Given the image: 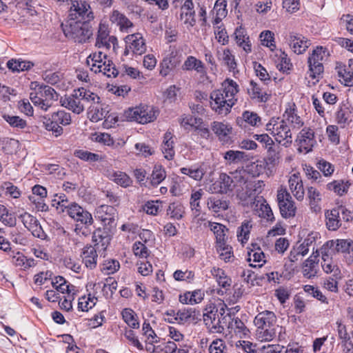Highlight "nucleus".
Masks as SVG:
<instances>
[{
    "label": "nucleus",
    "mask_w": 353,
    "mask_h": 353,
    "mask_svg": "<svg viewBox=\"0 0 353 353\" xmlns=\"http://www.w3.org/2000/svg\"><path fill=\"white\" fill-rule=\"evenodd\" d=\"M239 90V85L236 81L230 79H225L221 89L211 92V108L219 114H228L237 101L236 95Z\"/></svg>",
    "instance_id": "obj_1"
},
{
    "label": "nucleus",
    "mask_w": 353,
    "mask_h": 353,
    "mask_svg": "<svg viewBox=\"0 0 353 353\" xmlns=\"http://www.w3.org/2000/svg\"><path fill=\"white\" fill-rule=\"evenodd\" d=\"M30 90V99L32 103L45 111L58 99V94L54 88L37 81L31 82Z\"/></svg>",
    "instance_id": "obj_2"
},
{
    "label": "nucleus",
    "mask_w": 353,
    "mask_h": 353,
    "mask_svg": "<svg viewBox=\"0 0 353 353\" xmlns=\"http://www.w3.org/2000/svg\"><path fill=\"white\" fill-rule=\"evenodd\" d=\"M254 324L257 327L256 336L261 341H270L276 335L275 323L276 316L269 310L259 312L254 318Z\"/></svg>",
    "instance_id": "obj_3"
},
{
    "label": "nucleus",
    "mask_w": 353,
    "mask_h": 353,
    "mask_svg": "<svg viewBox=\"0 0 353 353\" xmlns=\"http://www.w3.org/2000/svg\"><path fill=\"white\" fill-rule=\"evenodd\" d=\"M87 65L95 74L99 73L107 77H116L119 72L113 63L107 59V55L101 52L90 54L86 59Z\"/></svg>",
    "instance_id": "obj_4"
},
{
    "label": "nucleus",
    "mask_w": 353,
    "mask_h": 353,
    "mask_svg": "<svg viewBox=\"0 0 353 353\" xmlns=\"http://www.w3.org/2000/svg\"><path fill=\"white\" fill-rule=\"evenodd\" d=\"M265 129L279 143L285 147L292 143V132L290 127L282 118L272 117L265 125Z\"/></svg>",
    "instance_id": "obj_5"
},
{
    "label": "nucleus",
    "mask_w": 353,
    "mask_h": 353,
    "mask_svg": "<svg viewBox=\"0 0 353 353\" xmlns=\"http://www.w3.org/2000/svg\"><path fill=\"white\" fill-rule=\"evenodd\" d=\"M90 21H70L63 28L66 37L74 40V42L84 43L92 35Z\"/></svg>",
    "instance_id": "obj_6"
},
{
    "label": "nucleus",
    "mask_w": 353,
    "mask_h": 353,
    "mask_svg": "<svg viewBox=\"0 0 353 353\" xmlns=\"http://www.w3.org/2000/svg\"><path fill=\"white\" fill-rule=\"evenodd\" d=\"M42 122L47 130L52 131L55 137H59L63 131L60 125H69L71 123V115L64 110H59L54 112L51 117H43Z\"/></svg>",
    "instance_id": "obj_7"
},
{
    "label": "nucleus",
    "mask_w": 353,
    "mask_h": 353,
    "mask_svg": "<svg viewBox=\"0 0 353 353\" xmlns=\"http://www.w3.org/2000/svg\"><path fill=\"white\" fill-rule=\"evenodd\" d=\"M158 115V112L152 107L141 105L130 108L125 112V117L131 121L145 124L154 121Z\"/></svg>",
    "instance_id": "obj_8"
},
{
    "label": "nucleus",
    "mask_w": 353,
    "mask_h": 353,
    "mask_svg": "<svg viewBox=\"0 0 353 353\" xmlns=\"http://www.w3.org/2000/svg\"><path fill=\"white\" fill-rule=\"evenodd\" d=\"M203 313V321L210 330L212 333H221L224 330V327L228 324V319H231L230 315H226L221 319L217 314V309L215 307H210L205 310Z\"/></svg>",
    "instance_id": "obj_9"
},
{
    "label": "nucleus",
    "mask_w": 353,
    "mask_h": 353,
    "mask_svg": "<svg viewBox=\"0 0 353 353\" xmlns=\"http://www.w3.org/2000/svg\"><path fill=\"white\" fill-rule=\"evenodd\" d=\"M277 201L281 214L284 219L295 216L296 206L290 193L285 188H281L277 191Z\"/></svg>",
    "instance_id": "obj_10"
},
{
    "label": "nucleus",
    "mask_w": 353,
    "mask_h": 353,
    "mask_svg": "<svg viewBox=\"0 0 353 353\" xmlns=\"http://www.w3.org/2000/svg\"><path fill=\"white\" fill-rule=\"evenodd\" d=\"M295 142L299 152L307 154L311 152L316 143L314 130L310 127H304L298 133Z\"/></svg>",
    "instance_id": "obj_11"
},
{
    "label": "nucleus",
    "mask_w": 353,
    "mask_h": 353,
    "mask_svg": "<svg viewBox=\"0 0 353 353\" xmlns=\"http://www.w3.org/2000/svg\"><path fill=\"white\" fill-rule=\"evenodd\" d=\"M70 21H90L94 19V16L89 3L86 1H74L70 9Z\"/></svg>",
    "instance_id": "obj_12"
},
{
    "label": "nucleus",
    "mask_w": 353,
    "mask_h": 353,
    "mask_svg": "<svg viewBox=\"0 0 353 353\" xmlns=\"http://www.w3.org/2000/svg\"><path fill=\"white\" fill-rule=\"evenodd\" d=\"M125 43L126 46L123 52L125 56L130 54L141 55L146 51L145 40L140 33L128 35L125 38Z\"/></svg>",
    "instance_id": "obj_13"
},
{
    "label": "nucleus",
    "mask_w": 353,
    "mask_h": 353,
    "mask_svg": "<svg viewBox=\"0 0 353 353\" xmlns=\"http://www.w3.org/2000/svg\"><path fill=\"white\" fill-rule=\"evenodd\" d=\"M283 119L292 130H299L304 125V121L298 114L297 107L294 102L286 104Z\"/></svg>",
    "instance_id": "obj_14"
},
{
    "label": "nucleus",
    "mask_w": 353,
    "mask_h": 353,
    "mask_svg": "<svg viewBox=\"0 0 353 353\" xmlns=\"http://www.w3.org/2000/svg\"><path fill=\"white\" fill-rule=\"evenodd\" d=\"M234 185L232 183V176L221 173L219 179L210 185L208 191L212 194H226L234 191Z\"/></svg>",
    "instance_id": "obj_15"
},
{
    "label": "nucleus",
    "mask_w": 353,
    "mask_h": 353,
    "mask_svg": "<svg viewBox=\"0 0 353 353\" xmlns=\"http://www.w3.org/2000/svg\"><path fill=\"white\" fill-rule=\"evenodd\" d=\"M264 83L251 80L247 87V92L250 97L258 102H266L269 100L271 94L268 93L263 87Z\"/></svg>",
    "instance_id": "obj_16"
},
{
    "label": "nucleus",
    "mask_w": 353,
    "mask_h": 353,
    "mask_svg": "<svg viewBox=\"0 0 353 353\" xmlns=\"http://www.w3.org/2000/svg\"><path fill=\"white\" fill-rule=\"evenodd\" d=\"M95 217L110 228L115 225L116 209L111 205H101L95 211Z\"/></svg>",
    "instance_id": "obj_17"
},
{
    "label": "nucleus",
    "mask_w": 353,
    "mask_h": 353,
    "mask_svg": "<svg viewBox=\"0 0 353 353\" xmlns=\"http://www.w3.org/2000/svg\"><path fill=\"white\" fill-rule=\"evenodd\" d=\"M335 70L341 83L353 86V59H349L347 64L336 63Z\"/></svg>",
    "instance_id": "obj_18"
},
{
    "label": "nucleus",
    "mask_w": 353,
    "mask_h": 353,
    "mask_svg": "<svg viewBox=\"0 0 353 353\" xmlns=\"http://www.w3.org/2000/svg\"><path fill=\"white\" fill-rule=\"evenodd\" d=\"M181 62V55L176 52H171L165 56L160 63V74L168 76L171 71L178 67Z\"/></svg>",
    "instance_id": "obj_19"
},
{
    "label": "nucleus",
    "mask_w": 353,
    "mask_h": 353,
    "mask_svg": "<svg viewBox=\"0 0 353 353\" xmlns=\"http://www.w3.org/2000/svg\"><path fill=\"white\" fill-rule=\"evenodd\" d=\"M288 186L294 197L298 201H302L305 197L303 182L299 172L291 174L288 179Z\"/></svg>",
    "instance_id": "obj_20"
},
{
    "label": "nucleus",
    "mask_w": 353,
    "mask_h": 353,
    "mask_svg": "<svg viewBox=\"0 0 353 353\" xmlns=\"http://www.w3.org/2000/svg\"><path fill=\"white\" fill-rule=\"evenodd\" d=\"M288 40L291 48L297 54L303 53L311 44L304 36L295 32H290Z\"/></svg>",
    "instance_id": "obj_21"
},
{
    "label": "nucleus",
    "mask_w": 353,
    "mask_h": 353,
    "mask_svg": "<svg viewBox=\"0 0 353 353\" xmlns=\"http://www.w3.org/2000/svg\"><path fill=\"white\" fill-rule=\"evenodd\" d=\"M232 180L234 185V190L238 195L243 194L244 191L246 195H250L251 189L255 186L252 181H248L241 172L232 174Z\"/></svg>",
    "instance_id": "obj_22"
},
{
    "label": "nucleus",
    "mask_w": 353,
    "mask_h": 353,
    "mask_svg": "<svg viewBox=\"0 0 353 353\" xmlns=\"http://www.w3.org/2000/svg\"><path fill=\"white\" fill-rule=\"evenodd\" d=\"M252 208L256 211L259 216L273 221L274 217L270 206L266 203V201L262 196H258L254 199L252 204Z\"/></svg>",
    "instance_id": "obj_23"
},
{
    "label": "nucleus",
    "mask_w": 353,
    "mask_h": 353,
    "mask_svg": "<svg viewBox=\"0 0 353 353\" xmlns=\"http://www.w3.org/2000/svg\"><path fill=\"white\" fill-rule=\"evenodd\" d=\"M211 129L223 143L230 141V135L232 133V128L228 123L221 121H214L211 123Z\"/></svg>",
    "instance_id": "obj_24"
},
{
    "label": "nucleus",
    "mask_w": 353,
    "mask_h": 353,
    "mask_svg": "<svg viewBox=\"0 0 353 353\" xmlns=\"http://www.w3.org/2000/svg\"><path fill=\"white\" fill-rule=\"evenodd\" d=\"M337 208L325 212V225L330 231H336L342 227V219Z\"/></svg>",
    "instance_id": "obj_25"
},
{
    "label": "nucleus",
    "mask_w": 353,
    "mask_h": 353,
    "mask_svg": "<svg viewBox=\"0 0 353 353\" xmlns=\"http://www.w3.org/2000/svg\"><path fill=\"white\" fill-rule=\"evenodd\" d=\"M110 22L119 28L121 31L128 32L133 26V23L128 17L118 10H113L109 16Z\"/></svg>",
    "instance_id": "obj_26"
},
{
    "label": "nucleus",
    "mask_w": 353,
    "mask_h": 353,
    "mask_svg": "<svg viewBox=\"0 0 353 353\" xmlns=\"http://www.w3.org/2000/svg\"><path fill=\"white\" fill-rule=\"evenodd\" d=\"M208 170V165L204 163L192 165L190 167L181 168L180 171L195 181H201Z\"/></svg>",
    "instance_id": "obj_27"
},
{
    "label": "nucleus",
    "mask_w": 353,
    "mask_h": 353,
    "mask_svg": "<svg viewBox=\"0 0 353 353\" xmlns=\"http://www.w3.org/2000/svg\"><path fill=\"white\" fill-rule=\"evenodd\" d=\"M98 249L92 245H87L83 248L81 254L83 263L87 268L93 270L97 264Z\"/></svg>",
    "instance_id": "obj_28"
},
{
    "label": "nucleus",
    "mask_w": 353,
    "mask_h": 353,
    "mask_svg": "<svg viewBox=\"0 0 353 353\" xmlns=\"http://www.w3.org/2000/svg\"><path fill=\"white\" fill-rule=\"evenodd\" d=\"M61 103L62 106L75 114H79L84 111L83 105L79 101V99H78L77 93H74V91L70 96L61 99Z\"/></svg>",
    "instance_id": "obj_29"
},
{
    "label": "nucleus",
    "mask_w": 353,
    "mask_h": 353,
    "mask_svg": "<svg viewBox=\"0 0 353 353\" xmlns=\"http://www.w3.org/2000/svg\"><path fill=\"white\" fill-rule=\"evenodd\" d=\"M183 71L194 70L197 73L204 75L206 74L204 63L194 56H188L181 66Z\"/></svg>",
    "instance_id": "obj_30"
},
{
    "label": "nucleus",
    "mask_w": 353,
    "mask_h": 353,
    "mask_svg": "<svg viewBox=\"0 0 353 353\" xmlns=\"http://www.w3.org/2000/svg\"><path fill=\"white\" fill-rule=\"evenodd\" d=\"M92 239L94 242V247L97 248L100 252L101 250H106L110 244V237L105 230L97 229L93 233Z\"/></svg>",
    "instance_id": "obj_31"
},
{
    "label": "nucleus",
    "mask_w": 353,
    "mask_h": 353,
    "mask_svg": "<svg viewBox=\"0 0 353 353\" xmlns=\"http://www.w3.org/2000/svg\"><path fill=\"white\" fill-rule=\"evenodd\" d=\"M173 138L174 136L171 132L168 131L164 134L161 151L164 157L168 160H172L175 154Z\"/></svg>",
    "instance_id": "obj_32"
},
{
    "label": "nucleus",
    "mask_w": 353,
    "mask_h": 353,
    "mask_svg": "<svg viewBox=\"0 0 353 353\" xmlns=\"http://www.w3.org/2000/svg\"><path fill=\"white\" fill-rule=\"evenodd\" d=\"M307 196L311 209L314 212H319L321 209L320 206L322 199L321 193L316 188L310 186L307 188Z\"/></svg>",
    "instance_id": "obj_33"
},
{
    "label": "nucleus",
    "mask_w": 353,
    "mask_h": 353,
    "mask_svg": "<svg viewBox=\"0 0 353 353\" xmlns=\"http://www.w3.org/2000/svg\"><path fill=\"white\" fill-rule=\"evenodd\" d=\"M307 63L309 67V76L313 79H316V81H319V79L321 77L323 71H324V66L322 63H320L319 61H315L314 58H310L307 59Z\"/></svg>",
    "instance_id": "obj_34"
},
{
    "label": "nucleus",
    "mask_w": 353,
    "mask_h": 353,
    "mask_svg": "<svg viewBox=\"0 0 353 353\" xmlns=\"http://www.w3.org/2000/svg\"><path fill=\"white\" fill-rule=\"evenodd\" d=\"M210 229L216 236V245H223L226 243V232L228 230L221 223H213L210 224Z\"/></svg>",
    "instance_id": "obj_35"
},
{
    "label": "nucleus",
    "mask_w": 353,
    "mask_h": 353,
    "mask_svg": "<svg viewBox=\"0 0 353 353\" xmlns=\"http://www.w3.org/2000/svg\"><path fill=\"white\" fill-rule=\"evenodd\" d=\"M267 157H266V163L268 165H272L273 166L277 165L279 163V160L281 158L280 152L281 148L279 143H274L273 145L268 147V148L265 149Z\"/></svg>",
    "instance_id": "obj_36"
},
{
    "label": "nucleus",
    "mask_w": 353,
    "mask_h": 353,
    "mask_svg": "<svg viewBox=\"0 0 353 353\" xmlns=\"http://www.w3.org/2000/svg\"><path fill=\"white\" fill-rule=\"evenodd\" d=\"M7 66L13 72H22L30 70L34 66V63L21 59H11L8 61Z\"/></svg>",
    "instance_id": "obj_37"
},
{
    "label": "nucleus",
    "mask_w": 353,
    "mask_h": 353,
    "mask_svg": "<svg viewBox=\"0 0 353 353\" xmlns=\"http://www.w3.org/2000/svg\"><path fill=\"white\" fill-rule=\"evenodd\" d=\"M337 332L339 339L341 341V343L347 349L353 347V343L350 339V336L347 331L346 325H344L341 321H337Z\"/></svg>",
    "instance_id": "obj_38"
},
{
    "label": "nucleus",
    "mask_w": 353,
    "mask_h": 353,
    "mask_svg": "<svg viewBox=\"0 0 353 353\" xmlns=\"http://www.w3.org/2000/svg\"><path fill=\"white\" fill-rule=\"evenodd\" d=\"M213 11L216 13V17L213 21V24H218L228 14L227 1L216 0L214 3Z\"/></svg>",
    "instance_id": "obj_39"
},
{
    "label": "nucleus",
    "mask_w": 353,
    "mask_h": 353,
    "mask_svg": "<svg viewBox=\"0 0 353 353\" xmlns=\"http://www.w3.org/2000/svg\"><path fill=\"white\" fill-rule=\"evenodd\" d=\"M315 260L316 259L312 260L308 258L304 261L302 267V272L305 277L311 279L316 275L319 261Z\"/></svg>",
    "instance_id": "obj_40"
},
{
    "label": "nucleus",
    "mask_w": 353,
    "mask_h": 353,
    "mask_svg": "<svg viewBox=\"0 0 353 353\" xmlns=\"http://www.w3.org/2000/svg\"><path fill=\"white\" fill-rule=\"evenodd\" d=\"M109 178L123 188L129 187L132 183L130 177L126 173L121 171L113 172L112 174H110Z\"/></svg>",
    "instance_id": "obj_41"
},
{
    "label": "nucleus",
    "mask_w": 353,
    "mask_h": 353,
    "mask_svg": "<svg viewBox=\"0 0 353 353\" xmlns=\"http://www.w3.org/2000/svg\"><path fill=\"white\" fill-rule=\"evenodd\" d=\"M13 263L17 267H20L23 270H27L35 266L34 259L32 258L28 259L21 253H17L13 256Z\"/></svg>",
    "instance_id": "obj_42"
},
{
    "label": "nucleus",
    "mask_w": 353,
    "mask_h": 353,
    "mask_svg": "<svg viewBox=\"0 0 353 353\" xmlns=\"http://www.w3.org/2000/svg\"><path fill=\"white\" fill-rule=\"evenodd\" d=\"M223 157L230 164L239 163L248 160V155L241 151L228 150L225 152Z\"/></svg>",
    "instance_id": "obj_43"
},
{
    "label": "nucleus",
    "mask_w": 353,
    "mask_h": 353,
    "mask_svg": "<svg viewBox=\"0 0 353 353\" xmlns=\"http://www.w3.org/2000/svg\"><path fill=\"white\" fill-rule=\"evenodd\" d=\"M252 228V224L251 221L245 220L241 225L238 228L237 230V237L238 240L241 241L242 243H246L249 238L250 230Z\"/></svg>",
    "instance_id": "obj_44"
},
{
    "label": "nucleus",
    "mask_w": 353,
    "mask_h": 353,
    "mask_svg": "<svg viewBox=\"0 0 353 353\" xmlns=\"http://www.w3.org/2000/svg\"><path fill=\"white\" fill-rule=\"evenodd\" d=\"M52 285L53 288L63 294H70L72 290L70 288H74L66 281L64 277L61 276L54 277L52 281Z\"/></svg>",
    "instance_id": "obj_45"
},
{
    "label": "nucleus",
    "mask_w": 353,
    "mask_h": 353,
    "mask_svg": "<svg viewBox=\"0 0 353 353\" xmlns=\"http://www.w3.org/2000/svg\"><path fill=\"white\" fill-rule=\"evenodd\" d=\"M0 221L9 227H14L17 223L14 214L10 212L7 208L2 204H0Z\"/></svg>",
    "instance_id": "obj_46"
},
{
    "label": "nucleus",
    "mask_w": 353,
    "mask_h": 353,
    "mask_svg": "<svg viewBox=\"0 0 353 353\" xmlns=\"http://www.w3.org/2000/svg\"><path fill=\"white\" fill-rule=\"evenodd\" d=\"M166 177V172L164 168L160 165L154 167L151 174V183L153 186H157Z\"/></svg>",
    "instance_id": "obj_47"
},
{
    "label": "nucleus",
    "mask_w": 353,
    "mask_h": 353,
    "mask_svg": "<svg viewBox=\"0 0 353 353\" xmlns=\"http://www.w3.org/2000/svg\"><path fill=\"white\" fill-rule=\"evenodd\" d=\"M97 299L89 294L88 296H83L79 299L78 308L83 312L88 311L97 303Z\"/></svg>",
    "instance_id": "obj_48"
},
{
    "label": "nucleus",
    "mask_w": 353,
    "mask_h": 353,
    "mask_svg": "<svg viewBox=\"0 0 353 353\" xmlns=\"http://www.w3.org/2000/svg\"><path fill=\"white\" fill-rule=\"evenodd\" d=\"M185 213V208L179 203H172L167 209V214L171 218L179 220L183 218Z\"/></svg>",
    "instance_id": "obj_49"
},
{
    "label": "nucleus",
    "mask_w": 353,
    "mask_h": 353,
    "mask_svg": "<svg viewBox=\"0 0 353 353\" xmlns=\"http://www.w3.org/2000/svg\"><path fill=\"white\" fill-rule=\"evenodd\" d=\"M265 256L262 250L259 248H254L252 249L250 251L248 252V259L247 260L249 262H254V263H262L261 264H259V267H261L263 264L265 262Z\"/></svg>",
    "instance_id": "obj_50"
},
{
    "label": "nucleus",
    "mask_w": 353,
    "mask_h": 353,
    "mask_svg": "<svg viewBox=\"0 0 353 353\" xmlns=\"http://www.w3.org/2000/svg\"><path fill=\"white\" fill-rule=\"evenodd\" d=\"M122 317L123 321L128 324V325L133 329L138 328L139 323L137 319V316L134 312L130 308H125L122 311Z\"/></svg>",
    "instance_id": "obj_51"
},
{
    "label": "nucleus",
    "mask_w": 353,
    "mask_h": 353,
    "mask_svg": "<svg viewBox=\"0 0 353 353\" xmlns=\"http://www.w3.org/2000/svg\"><path fill=\"white\" fill-rule=\"evenodd\" d=\"M350 185L348 181L344 183L343 181H334L327 185V188L342 196L347 192Z\"/></svg>",
    "instance_id": "obj_52"
},
{
    "label": "nucleus",
    "mask_w": 353,
    "mask_h": 353,
    "mask_svg": "<svg viewBox=\"0 0 353 353\" xmlns=\"http://www.w3.org/2000/svg\"><path fill=\"white\" fill-rule=\"evenodd\" d=\"M216 250L219 254L220 259L225 262H229L231 258L234 256L232 248L227 243L216 245Z\"/></svg>",
    "instance_id": "obj_53"
},
{
    "label": "nucleus",
    "mask_w": 353,
    "mask_h": 353,
    "mask_svg": "<svg viewBox=\"0 0 353 353\" xmlns=\"http://www.w3.org/2000/svg\"><path fill=\"white\" fill-rule=\"evenodd\" d=\"M274 36V33L270 30L261 32L259 35L261 44L274 50L276 48Z\"/></svg>",
    "instance_id": "obj_54"
},
{
    "label": "nucleus",
    "mask_w": 353,
    "mask_h": 353,
    "mask_svg": "<svg viewBox=\"0 0 353 353\" xmlns=\"http://www.w3.org/2000/svg\"><path fill=\"white\" fill-rule=\"evenodd\" d=\"M208 208L214 212H219L228 209V203L225 200L216 198H210L208 201Z\"/></svg>",
    "instance_id": "obj_55"
},
{
    "label": "nucleus",
    "mask_w": 353,
    "mask_h": 353,
    "mask_svg": "<svg viewBox=\"0 0 353 353\" xmlns=\"http://www.w3.org/2000/svg\"><path fill=\"white\" fill-rule=\"evenodd\" d=\"M231 321L228 323V328L233 329L236 334L247 335L248 330L243 322L239 318H231Z\"/></svg>",
    "instance_id": "obj_56"
},
{
    "label": "nucleus",
    "mask_w": 353,
    "mask_h": 353,
    "mask_svg": "<svg viewBox=\"0 0 353 353\" xmlns=\"http://www.w3.org/2000/svg\"><path fill=\"white\" fill-rule=\"evenodd\" d=\"M173 277L178 281L192 283L194 280L195 275L194 272L192 270H185L183 271L181 270H177L173 273Z\"/></svg>",
    "instance_id": "obj_57"
},
{
    "label": "nucleus",
    "mask_w": 353,
    "mask_h": 353,
    "mask_svg": "<svg viewBox=\"0 0 353 353\" xmlns=\"http://www.w3.org/2000/svg\"><path fill=\"white\" fill-rule=\"evenodd\" d=\"M220 59L228 66L230 71L234 72V70L236 68V63L235 61L234 56L232 54L230 49L227 48L223 50Z\"/></svg>",
    "instance_id": "obj_58"
},
{
    "label": "nucleus",
    "mask_w": 353,
    "mask_h": 353,
    "mask_svg": "<svg viewBox=\"0 0 353 353\" xmlns=\"http://www.w3.org/2000/svg\"><path fill=\"white\" fill-rule=\"evenodd\" d=\"M143 335L147 338L148 343H156L159 342V338L156 334L155 332L152 330L150 324L148 322H144L142 326Z\"/></svg>",
    "instance_id": "obj_59"
},
{
    "label": "nucleus",
    "mask_w": 353,
    "mask_h": 353,
    "mask_svg": "<svg viewBox=\"0 0 353 353\" xmlns=\"http://www.w3.org/2000/svg\"><path fill=\"white\" fill-rule=\"evenodd\" d=\"M201 123L202 119L201 118L191 115H185L180 119V124L185 129H188L190 127L197 128Z\"/></svg>",
    "instance_id": "obj_60"
},
{
    "label": "nucleus",
    "mask_w": 353,
    "mask_h": 353,
    "mask_svg": "<svg viewBox=\"0 0 353 353\" xmlns=\"http://www.w3.org/2000/svg\"><path fill=\"white\" fill-rule=\"evenodd\" d=\"M83 97L85 100V108H89L93 104L100 103V97L91 90L83 88Z\"/></svg>",
    "instance_id": "obj_61"
},
{
    "label": "nucleus",
    "mask_w": 353,
    "mask_h": 353,
    "mask_svg": "<svg viewBox=\"0 0 353 353\" xmlns=\"http://www.w3.org/2000/svg\"><path fill=\"white\" fill-rule=\"evenodd\" d=\"M350 112L347 108L341 107L336 112V121L341 125L345 127V125L350 122Z\"/></svg>",
    "instance_id": "obj_62"
},
{
    "label": "nucleus",
    "mask_w": 353,
    "mask_h": 353,
    "mask_svg": "<svg viewBox=\"0 0 353 353\" xmlns=\"http://www.w3.org/2000/svg\"><path fill=\"white\" fill-rule=\"evenodd\" d=\"M328 57L329 52L325 48L322 46L316 47V49H314L312 54L309 56L310 58H314L315 61H319L322 63V64H323L324 62L327 59Z\"/></svg>",
    "instance_id": "obj_63"
},
{
    "label": "nucleus",
    "mask_w": 353,
    "mask_h": 353,
    "mask_svg": "<svg viewBox=\"0 0 353 353\" xmlns=\"http://www.w3.org/2000/svg\"><path fill=\"white\" fill-rule=\"evenodd\" d=\"M120 268L119 262L114 259L105 260L101 267V271L106 274H112L119 270Z\"/></svg>",
    "instance_id": "obj_64"
}]
</instances>
